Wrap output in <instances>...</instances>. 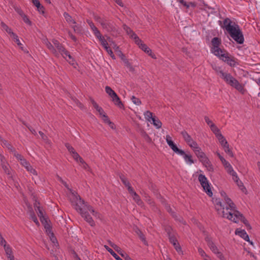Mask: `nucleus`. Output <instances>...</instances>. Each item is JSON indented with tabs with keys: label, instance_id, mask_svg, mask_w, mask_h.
Returning a JSON list of instances; mask_svg holds the SVG:
<instances>
[{
	"label": "nucleus",
	"instance_id": "a19ab883",
	"mask_svg": "<svg viewBox=\"0 0 260 260\" xmlns=\"http://www.w3.org/2000/svg\"><path fill=\"white\" fill-rule=\"evenodd\" d=\"M32 3L35 5L39 11H42L44 9L43 6H41L40 2L38 0H31Z\"/></svg>",
	"mask_w": 260,
	"mask_h": 260
},
{
	"label": "nucleus",
	"instance_id": "49530a36",
	"mask_svg": "<svg viewBox=\"0 0 260 260\" xmlns=\"http://www.w3.org/2000/svg\"><path fill=\"white\" fill-rule=\"evenodd\" d=\"M11 37L14 40V41L17 44L18 46H21L22 45L16 34L15 33H12Z\"/></svg>",
	"mask_w": 260,
	"mask_h": 260
},
{
	"label": "nucleus",
	"instance_id": "9d476101",
	"mask_svg": "<svg viewBox=\"0 0 260 260\" xmlns=\"http://www.w3.org/2000/svg\"><path fill=\"white\" fill-rule=\"evenodd\" d=\"M170 242L173 245L175 249L178 252L179 254H183V251H182L181 248L179 245L177 239L175 237L170 238L169 239Z\"/></svg>",
	"mask_w": 260,
	"mask_h": 260
},
{
	"label": "nucleus",
	"instance_id": "f3484780",
	"mask_svg": "<svg viewBox=\"0 0 260 260\" xmlns=\"http://www.w3.org/2000/svg\"><path fill=\"white\" fill-rule=\"evenodd\" d=\"M106 249L116 259V260H122L114 251L108 246H104Z\"/></svg>",
	"mask_w": 260,
	"mask_h": 260
},
{
	"label": "nucleus",
	"instance_id": "13d9d810",
	"mask_svg": "<svg viewBox=\"0 0 260 260\" xmlns=\"http://www.w3.org/2000/svg\"><path fill=\"white\" fill-rule=\"evenodd\" d=\"M26 169L27 170V171L30 172L32 174L37 175V171L34 169L32 168V167L30 166V165H29L28 166H27V167L26 168Z\"/></svg>",
	"mask_w": 260,
	"mask_h": 260
},
{
	"label": "nucleus",
	"instance_id": "09e8293b",
	"mask_svg": "<svg viewBox=\"0 0 260 260\" xmlns=\"http://www.w3.org/2000/svg\"><path fill=\"white\" fill-rule=\"evenodd\" d=\"M71 155L74 159L77 162H80V158H82L76 151L74 152Z\"/></svg>",
	"mask_w": 260,
	"mask_h": 260
},
{
	"label": "nucleus",
	"instance_id": "39448f33",
	"mask_svg": "<svg viewBox=\"0 0 260 260\" xmlns=\"http://www.w3.org/2000/svg\"><path fill=\"white\" fill-rule=\"evenodd\" d=\"M211 43L213 46L211 49L212 52L216 56H220V54L224 51L219 48L221 43L220 40L218 38L215 37L212 40Z\"/></svg>",
	"mask_w": 260,
	"mask_h": 260
},
{
	"label": "nucleus",
	"instance_id": "4be33fe9",
	"mask_svg": "<svg viewBox=\"0 0 260 260\" xmlns=\"http://www.w3.org/2000/svg\"><path fill=\"white\" fill-rule=\"evenodd\" d=\"M165 231L167 233L169 239H170V238H172V237L173 238V237H175L174 232H173V229H172V228L171 226H167L165 228Z\"/></svg>",
	"mask_w": 260,
	"mask_h": 260
},
{
	"label": "nucleus",
	"instance_id": "774afa93",
	"mask_svg": "<svg viewBox=\"0 0 260 260\" xmlns=\"http://www.w3.org/2000/svg\"><path fill=\"white\" fill-rule=\"evenodd\" d=\"M224 148V151L227 154H228L231 157H233L234 156V154H233L232 150L229 148V145H228V148Z\"/></svg>",
	"mask_w": 260,
	"mask_h": 260
},
{
	"label": "nucleus",
	"instance_id": "5701e85b",
	"mask_svg": "<svg viewBox=\"0 0 260 260\" xmlns=\"http://www.w3.org/2000/svg\"><path fill=\"white\" fill-rule=\"evenodd\" d=\"M140 48H141V49L143 50L145 52H150V54H149V55L153 58H155L152 55L151 50L148 48L146 45L141 43V45L140 46Z\"/></svg>",
	"mask_w": 260,
	"mask_h": 260
},
{
	"label": "nucleus",
	"instance_id": "a878e982",
	"mask_svg": "<svg viewBox=\"0 0 260 260\" xmlns=\"http://www.w3.org/2000/svg\"><path fill=\"white\" fill-rule=\"evenodd\" d=\"M2 143L4 146L7 147L12 152H15V148L6 140H3Z\"/></svg>",
	"mask_w": 260,
	"mask_h": 260
},
{
	"label": "nucleus",
	"instance_id": "338daca9",
	"mask_svg": "<svg viewBox=\"0 0 260 260\" xmlns=\"http://www.w3.org/2000/svg\"><path fill=\"white\" fill-rule=\"evenodd\" d=\"M81 167L85 170H87L88 168V165L85 162L83 158H80V162Z\"/></svg>",
	"mask_w": 260,
	"mask_h": 260
},
{
	"label": "nucleus",
	"instance_id": "9b49d317",
	"mask_svg": "<svg viewBox=\"0 0 260 260\" xmlns=\"http://www.w3.org/2000/svg\"><path fill=\"white\" fill-rule=\"evenodd\" d=\"M228 84H230L231 86L235 87L236 89H237L239 91H241L243 89L242 86L234 77L231 81H230V82Z\"/></svg>",
	"mask_w": 260,
	"mask_h": 260
},
{
	"label": "nucleus",
	"instance_id": "72a5a7b5",
	"mask_svg": "<svg viewBox=\"0 0 260 260\" xmlns=\"http://www.w3.org/2000/svg\"><path fill=\"white\" fill-rule=\"evenodd\" d=\"M9 165L7 163H2V167L3 169L4 170L5 173L7 174L10 175V171L9 169Z\"/></svg>",
	"mask_w": 260,
	"mask_h": 260
},
{
	"label": "nucleus",
	"instance_id": "79ce46f5",
	"mask_svg": "<svg viewBox=\"0 0 260 260\" xmlns=\"http://www.w3.org/2000/svg\"><path fill=\"white\" fill-rule=\"evenodd\" d=\"M99 39L101 42L102 45L104 47L105 49H106V48L109 47L108 46V43L107 41L104 39V38L103 36L99 38Z\"/></svg>",
	"mask_w": 260,
	"mask_h": 260
},
{
	"label": "nucleus",
	"instance_id": "052dcab7",
	"mask_svg": "<svg viewBox=\"0 0 260 260\" xmlns=\"http://www.w3.org/2000/svg\"><path fill=\"white\" fill-rule=\"evenodd\" d=\"M173 151L174 152H175L176 153L178 154H179V155H182V156H184V155L185 154V152L181 150V149H179L178 147H176V148H175Z\"/></svg>",
	"mask_w": 260,
	"mask_h": 260
},
{
	"label": "nucleus",
	"instance_id": "f03ea898",
	"mask_svg": "<svg viewBox=\"0 0 260 260\" xmlns=\"http://www.w3.org/2000/svg\"><path fill=\"white\" fill-rule=\"evenodd\" d=\"M70 200L72 205L75 207V209L81 214L82 217L91 226H94L95 225L94 222L87 211H89L93 216L96 218H100V214L95 211L91 206L82 200L79 196L76 194L74 192L72 193Z\"/></svg>",
	"mask_w": 260,
	"mask_h": 260
},
{
	"label": "nucleus",
	"instance_id": "de8ad7c7",
	"mask_svg": "<svg viewBox=\"0 0 260 260\" xmlns=\"http://www.w3.org/2000/svg\"><path fill=\"white\" fill-rule=\"evenodd\" d=\"M131 100L132 101L133 103L136 105H140L141 104L140 100L136 98L135 96H132Z\"/></svg>",
	"mask_w": 260,
	"mask_h": 260
},
{
	"label": "nucleus",
	"instance_id": "c756f323",
	"mask_svg": "<svg viewBox=\"0 0 260 260\" xmlns=\"http://www.w3.org/2000/svg\"><path fill=\"white\" fill-rule=\"evenodd\" d=\"M112 101L114 103L115 105H117L119 108H122L123 107V104L118 96H117L115 98L112 99Z\"/></svg>",
	"mask_w": 260,
	"mask_h": 260
},
{
	"label": "nucleus",
	"instance_id": "473e14b6",
	"mask_svg": "<svg viewBox=\"0 0 260 260\" xmlns=\"http://www.w3.org/2000/svg\"><path fill=\"white\" fill-rule=\"evenodd\" d=\"M152 113L150 112L149 111H147L144 113V116L145 118L149 121H151L152 118H153L154 116H152Z\"/></svg>",
	"mask_w": 260,
	"mask_h": 260
},
{
	"label": "nucleus",
	"instance_id": "bb28decb",
	"mask_svg": "<svg viewBox=\"0 0 260 260\" xmlns=\"http://www.w3.org/2000/svg\"><path fill=\"white\" fill-rule=\"evenodd\" d=\"M136 232L137 233V234L139 236L140 239L143 242L144 244L147 245V241L146 240L145 236L143 235V234L142 233V232L140 230L137 229V230L136 231Z\"/></svg>",
	"mask_w": 260,
	"mask_h": 260
},
{
	"label": "nucleus",
	"instance_id": "69168bd1",
	"mask_svg": "<svg viewBox=\"0 0 260 260\" xmlns=\"http://www.w3.org/2000/svg\"><path fill=\"white\" fill-rule=\"evenodd\" d=\"M106 92L110 96L114 92V90L109 86H106L105 87Z\"/></svg>",
	"mask_w": 260,
	"mask_h": 260
},
{
	"label": "nucleus",
	"instance_id": "cd10ccee",
	"mask_svg": "<svg viewBox=\"0 0 260 260\" xmlns=\"http://www.w3.org/2000/svg\"><path fill=\"white\" fill-rule=\"evenodd\" d=\"M180 3L182 4L184 6H185L186 8H188L190 7H195L196 4L192 2L187 3L186 1L184 0H180Z\"/></svg>",
	"mask_w": 260,
	"mask_h": 260
},
{
	"label": "nucleus",
	"instance_id": "a18cd8bd",
	"mask_svg": "<svg viewBox=\"0 0 260 260\" xmlns=\"http://www.w3.org/2000/svg\"><path fill=\"white\" fill-rule=\"evenodd\" d=\"M123 29L126 32L127 34L129 35L131 37V35H133V34H135L133 32V31L127 25L124 24V25H123Z\"/></svg>",
	"mask_w": 260,
	"mask_h": 260
},
{
	"label": "nucleus",
	"instance_id": "e2e57ef3",
	"mask_svg": "<svg viewBox=\"0 0 260 260\" xmlns=\"http://www.w3.org/2000/svg\"><path fill=\"white\" fill-rule=\"evenodd\" d=\"M224 167L226 169L227 172L230 174H231V173L234 171V170L233 169V168L230 163L226 165Z\"/></svg>",
	"mask_w": 260,
	"mask_h": 260
},
{
	"label": "nucleus",
	"instance_id": "393cba45",
	"mask_svg": "<svg viewBox=\"0 0 260 260\" xmlns=\"http://www.w3.org/2000/svg\"><path fill=\"white\" fill-rule=\"evenodd\" d=\"M37 210H36L38 215L40 218L41 221L46 219L47 218L44 216L43 212L40 207H37Z\"/></svg>",
	"mask_w": 260,
	"mask_h": 260
},
{
	"label": "nucleus",
	"instance_id": "5fc2aeb1",
	"mask_svg": "<svg viewBox=\"0 0 260 260\" xmlns=\"http://www.w3.org/2000/svg\"><path fill=\"white\" fill-rule=\"evenodd\" d=\"M65 146L66 147V148H67L68 150L70 152V153L72 154H73L74 152H75L76 151L75 150L74 148L71 146L70 144L69 143H66L65 144Z\"/></svg>",
	"mask_w": 260,
	"mask_h": 260
},
{
	"label": "nucleus",
	"instance_id": "6e6d98bb",
	"mask_svg": "<svg viewBox=\"0 0 260 260\" xmlns=\"http://www.w3.org/2000/svg\"><path fill=\"white\" fill-rule=\"evenodd\" d=\"M217 155L224 167L229 164L219 153L217 152Z\"/></svg>",
	"mask_w": 260,
	"mask_h": 260
},
{
	"label": "nucleus",
	"instance_id": "c85d7f7f",
	"mask_svg": "<svg viewBox=\"0 0 260 260\" xmlns=\"http://www.w3.org/2000/svg\"><path fill=\"white\" fill-rule=\"evenodd\" d=\"M131 38L135 40V43L140 47L142 42L137 35L136 34H133V35H131Z\"/></svg>",
	"mask_w": 260,
	"mask_h": 260
},
{
	"label": "nucleus",
	"instance_id": "a211bd4d",
	"mask_svg": "<svg viewBox=\"0 0 260 260\" xmlns=\"http://www.w3.org/2000/svg\"><path fill=\"white\" fill-rule=\"evenodd\" d=\"M41 222L44 225V228H45V229L46 230V233H47L48 235H49V233H52L50 225L48 223L47 219L44 220L42 221Z\"/></svg>",
	"mask_w": 260,
	"mask_h": 260
},
{
	"label": "nucleus",
	"instance_id": "f704fd0d",
	"mask_svg": "<svg viewBox=\"0 0 260 260\" xmlns=\"http://www.w3.org/2000/svg\"><path fill=\"white\" fill-rule=\"evenodd\" d=\"M181 135L186 142L191 139L190 136L185 131L181 132Z\"/></svg>",
	"mask_w": 260,
	"mask_h": 260
},
{
	"label": "nucleus",
	"instance_id": "4d7b16f0",
	"mask_svg": "<svg viewBox=\"0 0 260 260\" xmlns=\"http://www.w3.org/2000/svg\"><path fill=\"white\" fill-rule=\"evenodd\" d=\"M205 240H206V241L207 242V244H208V246L210 248L211 247H212L213 246L215 245V244L212 242L211 239L210 237H207L206 238Z\"/></svg>",
	"mask_w": 260,
	"mask_h": 260
},
{
	"label": "nucleus",
	"instance_id": "412c9836",
	"mask_svg": "<svg viewBox=\"0 0 260 260\" xmlns=\"http://www.w3.org/2000/svg\"><path fill=\"white\" fill-rule=\"evenodd\" d=\"M4 248L7 257H10L11 256L13 255V252L9 245H4Z\"/></svg>",
	"mask_w": 260,
	"mask_h": 260
},
{
	"label": "nucleus",
	"instance_id": "3c124183",
	"mask_svg": "<svg viewBox=\"0 0 260 260\" xmlns=\"http://www.w3.org/2000/svg\"><path fill=\"white\" fill-rule=\"evenodd\" d=\"M72 28L74 29V30L75 32L77 34H81L82 33V28L80 26L78 25H73L72 26Z\"/></svg>",
	"mask_w": 260,
	"mask_h": 260
},
{
	"label": "nucleus",
	"instance_id": "2eb2a0df",
	"mask_svg": "<svg viewBox=\"0 0 260 260\" xmlns=\"http://www.w3.org/2000/svg\"><path fill=\"white\" fill-rule=\"evenodd\" d=\"M166 141L168 145L173 150L177 147L176 145L175 144L173 141L171 140V137L169 135H167L166 136Z\"/></svg>",
	"mask_w": 260,
	"mask_h": 260
},
{
	"label": "nucleus",
	"instance_id": "0e129e2a",
	"mask_svg": "<svg viewBox=\"0 0 260 260\" xmlns=\"http://www.w3.org/2000/svg\"><path fill=\"white\" fill-rule=\"evenodd\" d=\"M20 164L23 166H24L25 169L30 165L29 163L24 158L21 159Z\"/></svg>",
	"mask_w": 260,
	"mask_h": 260
},
{
	"label": "nucleus",
	"instance_id": "ddd939ff",
	"mask_svg": "<svg viewBox=\"0 0 260 260\" xmlns=\"http://www.w3.org/2000/svg\"><path fill=\"white\" fill-rule=\"evenodd\" d=\"M235 234L236 235H238L241 237H242L243 239L247 242H250V239L248 235L246 233L245 230H236L235 231Z\"/></svg>",
	"mask_w": 260,
	"mask_h": 260
},
{
	"label": "nucleus",
	"instance_id": "603ef678",
	"mask_svg": "<svg viewBox=\"0 0 260 260\" xmlns=\"http://www.w3.org/2000/svg\"><path fill=\"white\" fill-rule=\"evenodd\" d=\"M102 117L105 123H108L109 125H113V123L110 120L106 114H103Z\"/></svg>",
	"mask_w": 260,
	"mask_h": 260
},
{
	"label": "nucleus",
	"instance_id": "ea45409f",
	"mask_svg": "<svg viewBox=\"0 0 260 260\" xmlns=\"http://www.w3.org/2000/svg\"><path fill=\"white\" fill-rule=\"evenodd\" d=\"M185 160L187 162H189L190 164L194 162L193 160L191 158V155L185 154L183 156Z\"/></svg>",
	"mask_w": 260,
	"mask_h": 260
},
{
	"label": "nucleus",
	"instance_id": "680f3d73",
	"mask_svg": "<svg viewBox=\"0 0 260 260\" xmlns=\"http://www.w3.org/2000/svg\"><path fill=\"white\" fill-rule=\"evenodd\" d=\"M123 62H124L125 65L129 69L130 71H134L133 68L132 67L131 63L129 62L128 60L127 59H124Z\"/></svg>",
	"mask_w": 260,
	"mask_h": 260
},
{
	"label": "nucleus",
	"instance_id": "c03bdc74",
	"mask_svg": "<svg viewBox=\"0 0 260 260\" xmlns=\"http://www.w3.org/2000/svg\"><path fill=\"white\" fill-rule=\"evenodd\" d=\"M52 44L53 46H54V47L56 50L62 45L61 44H60L57 40L55 39H53L52 40Z\"/></svg>",
	"mask_w": 260,
	"mask_h": 260
},
{
	"label": "nucleus",
	"instance_id": "7ed1b4c3",
	"mask_svg": "<svg viewBox=\"0 0 260 260\" xmlns=\"http://www.w3.org/2000/svg\"><path fill=\"white\" fill-rule=\"evenodd\" d=\"M223 28H225L230 36L238 43L243 44L244 37L239 26L235 22L232 21L229 18H226L223 21Z\"/></svg>",
	"mask_w": 260,
	"mask_h": 260
},
{
	"label": "nucleus",
	"instance_id": "4c0bfd02",
	"mask_svg": "<svg viewBox=\"0 0 260 260\" xmlns=\"http://www.w3.org/2000/svg\"><path fill=\"white\" fill-rule=\"evenodd\" d=\"M120 178L121 181L122 182V183L124 184V185L126 187H127L128 186H130V183H129V181L123 175L120 176Z\"/></svg>",
	"mask_w": 260,
	"mask_h": 260
},
{
	"label": "nucleus",
	"instance_id": "4468645a",
	"mask_svg": "<svg viewBox=\"0 0 260 260\" xmlns=\"http://www.w3.org/2000/svg\"><path fill=\"white\" fill-rule=\"evenodd\" d=\"M217 138H218L220 144L223 147V148L228 147V145L229 144L222 134L218 135V137Z\"/></svg>",
	"mask_w": 260,
	"mask_h": 260
},
{
	"label": "nucleus",
	"instance_id": "6ab92c4d",
	"mask_svg": "<svg viewBox=\"0 0 260 260\" xmlns=\"http://www.w3.org/2000/svg\"><path fill=\"white\" fill-rule=\"evenodd\" d=\"M56 51L58 52L59 55L60 54L63 58H65L64 55H67L68 54V51L65 49L62 45L57 48Z\"/></svg>",
	"mask_w": 260,
	"mask_h": 260
},
{
	"label": "nucleus",
	"instance_id": "864d4df0",
	"mask_svg": "<svg viewBox=\"0 0 260 260\" xmlns=\"http://www.w3.org/2000/svg\"><path fill=\"white\" fill-rule=\"evenodd\" d=\"M92 31L93 32L94 35L96 36V37H97L98 39L101 38L102 36L101 35V32H100V31L98 30V29L96 27H95V28H93V29L92 30Z\"/></svg>",
	"mask_w": 260,
	"mask_h": 260
},
{
	"label": "nucleus",
	"instance_id": "e433bc0d",
	"mask_svg": "<svg viewBox=\"0 0 260 260\" xmlns=\"http://www.w3.org/2000/svg\"><path fill=\"white\" fill-rule=\"evenodd\" d=\"M39 134H40L43 141H44L46 143H50L49 140H48L47 136H46L42 132L39 131Z\"/></svg>",
	"mask_w": 260,
	"mask_h": 260
},
{
	"label": "nucleus",
	"instance_id": "20e7f679",
	"mask_svg": "<svg viewBox=\"0 0 260 260\" xmlns=\"http://www.w3.org/2000/svg\"><path fill=\"white\" fill-rule=\"evenodd\" d=\"M198 179L202 185L203 187L204 190L206 191L207 194L209 196L211 197L213 194L212 192L211 191L210 186L209 184V182L207 180V178L205 175L202 174H200L199 175Z\"/></svg>",
	"mask_w": 260,
	"mask_h": 260
},
{
	"label": "nucleus",
	"instance_id": "8fccbe9b",
	"mask_svg": "<svg viewBox=\"0 0 260 260\" xmlns=\"http://www.w3.org/2000/svg\"><path fill=\"white\" fill-rule=\"evenodd\" d=\"M236 183L243 192L246 191V188L243 185V183L239 179L238 180V182H236Z\"/></svg>",
	"mask_w": 260,
	"mask_h": 260
},
{
	"label": "nucleus",
	"instance_id": "c9c22d12",
	"mask_svg": "<svg viewBox=\"0 0 260 260\" xmlns=\"http://www.w3.org/2000/svg\"><path fill=\"white\" fill-rule=\"evenodd\" d=\"M132 196H133V199L139 205H140L142 204V201L141 200L139 196L136 192L135 193V194Z\"/></svg>",
	"mask_w": 260,
	"mask_h": 260
},
{
	"label": "nucleus",
	"instance_id": "f257e3e1",
	"mask_svg": "<svg viewBox=\"0 0 260 260\" xmlns=\"http://www.w3.org/2000/svg\"><path fill=\"white\" fill-rule=\"evenodd\" d=\"M221 196L227 205L224 207L220 200L216 199L215 200V204L218 214H221L223 217L226 218L236 223L241 220L245 225L248 230L251 229V225L248 223L247 220L243 216V214L235 210L236 205L231 199L226 196L225 192L221 193Z\"/></svg>",
	"mask_w": 260,
	"mask_h": 260
},
{
	"label": "nucleus",
	"instance_id": "b1692460",
	"mask_svg": "<svg viewBox=\"0 0 260 260\" xmlns=\"http://www.w3.org/2000/svg\"><path fill=\"white\" fill-rule=\"evenodd\" d=\"M210 127L212 132L216 135V137H218V135L221 134L220 133L219 128L214 124L210 125Z\"/></svg>",
	"mask_w": 260,
	"mask_h": 260
},
{
	"label": "nucleus",
	"instance_id": "37998d69",
	"mask_svg": "<svg viewBox=\"0 0 260 260\" xmlns=\"http://www.w3.org/2000/svg\"><path fill=\"white\" fill-rule=\"evenodd\" d=\"M93 18L95 21H98V22H99L101 24V25H102V23H103L104 19H105L106 18H104V17L102 18L97 15L94 14Z\"/></svg>",
	"mask_w": 260,
	"mask_h": 260
},
{
	"label": "nucleus",
	"instance_id": "1a4fd4ad",
	"mask_svg": "<svg viewBox=\"0 0 260 260\" xmlns=\"http://www.w3.org/2000/svg\"><path fill=\"white\" fill-rule=\"evenodd\" d=\"M43 43L46 45L50 52L56 57H59V54L56 50L54 48V46L50 43L47 39L43 40Z\"/></svg>",
	"mask_w": 260,
	"mask_h": 260
},
{
	"label": "nucleus",
	"instance_id": "423d86ee",
	"mask_svg": "<svg viewBox=\"0 0 260 260\" xmlns=\"http://www.w3.org/2000/svg\"><path fill=\"white\" fill-rule=\"evenodd\" d=\"M194 152L197 156L200 159V161L206 167H210L211 169V166L210 165V161L208 158L206 157L205 154L202 151L201 148H197Z\"/></svg>",
	"mask_w": 260,
	"mask_h": 260
},
{
	"label": "nucleus",
	"instance_id": "58836bf2",
	"mask_svg": "<svg viewBox=\"0 0 260 260\" xmlns=\"http://www.w3.org/2000/svg\"><path fill=\"white\" fill-rule=\"evenodd\" d=\"M50 240L51 242L54 244L55 246H57L58 243L57 242L56 238L54 237L53 233L52 232L51 233H49V235H48Z\"/></svg>",
	"mask_w": 260,
	"mask_h": 260
},
{
	"label": "nucleus",
	"instance_id": "f8f14e48",
	"mask_svg": "<svg viewBox=\"0 0 260 260\" xmlns=\"http://www.w3.org/2000/svg\"><path fill=\"white\" fill-rule=\"evenodd\" d=\"M220 77L222 78L226 83L229 84L230 81H231L233 77L229 73H224L222 71H219Z\"/></svg>",
	"mask_w": 260,
	"mask_h": 260
},
{
	"label": "nucleus",
	"instance_id": "7c9ffc66",
	"mask_svg": "<svg viewBox=\"0 0 260 260\" xmlns=\"http://www.w3.org/2000/svg\"><path fill=\"white\" fill-rule=\"evenodd\" d=\"M1 26L2 28L5 30L10 35V36L12 35V33H14L13 31H12L11 29L5 23L3 22L1 23Z\"/></svg>",
	"mask_w": 260,
	"mask_h": 260
},
{
	"label": "nucleus",
	"instance_id": "bf43d9fd",
	"mask_svg": "<svg viewBox=\"0 0 260 260\" xmlns=\"http://www.w3.org/2000/svg\"><path fill=\"white\" fill-rule=\"evenodd\" d=\"M27 213L28 214V215H29L30 216V218H32V217L34 216H36L35 215V214L34 213V212L32 210V208L31 207H30V206H28V211H27Z\"/></svg>",
	"mask_w": 260,
	"mask_h": 260
},
{
	"label": "nucleus",
	"instance_id": "2f4dec72",
	"mask_svg": "<svg viewBox=\"0 0 260 260\" xmlns=\"http://www.w3.org/2000/svg\"><path fill=\"white\" fill-rule=\"evenodd\" d=\"M141 136L145 139V140L147 142L150 143L151 142V138L149 137V136L148 135V134L144 131H143V130L141 131Z\"/></svg>",
	"mask_w": 260,
	"mask_h": 260
},
{
	"label": "nucleus",
	"instance_id": "0eeeda50",
	"mask_svg": "<svg viewBox=\"0 0 260 260\" xmlns=\"http://www.w3.org/2000/svg\"><path fill=\"white\" fill-rule=\"evenodd\" d=\"M218 56L221 59L226 62L230 66L232 67L235 66V60L229 56L228 54L225 53V51L223 53H221L220 56Z\"/></svg>",
	"mask_w": 260,
	"mask_h": 260
},
{
	"label": "nucleus",
	"instance_id": "6e6552de",
	"mask_svg": "<svg viewBox=\"0 0 260 260\" xmlns=\"http://www.w3.org/2000/svg\"><path fill=\"white\" fill-rule=\"evenodd\" d=\"M102 26L108 31H113L115 30L113 22L105 18L103 23H102Z\"/></svg>",
	"mask_w": 260,
	"mask_h": 260
},
{
	"label": "nucleus",
	"instance_id": "aec40b11",
	"mask_svg": "<svg viewBox=\"0 0 260 260\" xmlns=\"http://www.w3.org/2000/svg\"><path fill=\"white\" fill-rule=\"evenodd\" d=\"M63 16L66 19V21L70 24H76V22L75 20L73 19L72 17L67 13L64 12L63 13Z\"/></svg>",
	"mask_w": 260,
	"mask_h": 260
},
{
	"label": "nucleus",
	"instance_id": "dca6fc26",
	"mask_svg": "<svg viewBox=\"0 0 260 260\" xmlns=\"http://www.w3.org/2000/svg\"><path fill=\"white\" fill-rule=\"evenodd\" d=\"M152 123L157 128H159L161 127L162 123L161 121L155 116H154L151 119Z\"/></svg>",
	"mask_w": 260,
	"mask_h": 260
}]
</instances>
